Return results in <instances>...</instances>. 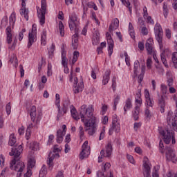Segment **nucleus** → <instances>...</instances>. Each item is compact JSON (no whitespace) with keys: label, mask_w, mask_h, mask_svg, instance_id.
Instances as JSON below:
<instances>
[{"label":"nucleus","mask_w":177,"mask_h":177,"mask_svg":"<svg viewBox=\"0 0 177 177\" xmlns=\"http://www.w3.org/2000/svg\"><path fill=\"white\" fill-rule=\"evenodd\" d=\"M93 106L90 105L86 108V104H83L80 107V115L82 122H84L85 131H88V135L93 136L96 133L97 124H96V118L93 116Z\"/></svg>","instance_id":"f257e3e1"},{"label":"nucleus","mask_w":177,"mask_h":177,"mask_svg":"<svg viewBox=\"0 0 177 177\" xmlns=\"http://www.w3.org/2000/svg\"><path fill=\"white\" fill-rule=\"evenodd\" d=\"M23 153V146L19 145L18 149H12L9 153L10 156H14V159L10 162V168L16 172H19L21 175V171L24 169V162L20 161V154Z\"/></svg>","instance_id":"f03ea898"},{"label":"nucleus","mask_w":177,"mask_h":177,"mask_svg":"<svg viewBox=\"0 0 177 177\" xmlns=\"http://www.w3.org/2000/svg\"><path fill=\"white\" fill-rule=\"evenodd\" d=\"M69 28L71 31L75 29V34L72 37V46L73 49L78 48V30H77V26L80 24V21L77 19V15L72 14L68 21Z\"/></svg>","instance_id":"7ed1b4c3"},{"label":"nucleus","mask_w":177,"mask_h":177,"mask_svg":"<svg viewBox=\"0 0 177 177\" xmlns=\"http://www.w3.org/2000/svg\"><path fill=\"white\" fill-rule=\"evenodd\" d=\"M160 135H162L163 141L166 145H169L171 140L172 145L176 143V141L175 140V133H174V131H171L169 129H166L165 131H160Z\"/></svg>","instance_id":"20e7f679"},{"label":"nucleus","mask_w":177,"mask_h":177,"mask_svg":"<svg viewBox=\"0 0 177 177\" xmlns=\"http://www.w3.org/2000/svg\"><path fill=\"white\" fill-rule=\"evenodd\" d=\"M46 0H41V10H37L38 17L41 26L45 24V15L46 14Z\"/></svg>","instance_id":"39448f33"},{"label":"nucleus","mask_w":177,"mask_h":177,"mask_svg":"<svg viewBox=\"0 0 177 177\" xmlns=\"http://www.w3.org/2000/svg\"><path fill=\"white\" fill-rule=\"evenodd\" d=\"M105 151L104 149H102L100 151V156L98 157V162H102V158H104V157H110L111 156V153H113V145L111 143L109 142L107 145L105 147Z\"/></svg>","instance_id":"423d86ee"},{"label":"nucleus","mask_w":177,"mask_h":177,"mask_svg":"<svg viewBox=\"0 0 177 177\" xmlns=\"http://www.w3.org/2000/svg\"><path fill=\"white\" fill-rule=\"evenodd\" d=\"M154 32L157 41L158 42L160 47L161 48V44H162V36L164 32H162V28L160 24H156L154 27Z\"/></svg>","instance_id":"0eeeda50"},{"label":"nucleus","mask_w":177,"mask_h":177,"mask_svg":"<svg viewBox=\"0 0 177 177\" xmlns=\"http://www.w3.org/2000/svg\"><path fill=\"white\" fill-rule=\"evenodd\" d=\"M166 150V158L169 161H172L173 162H176L177 158L175 153H174V149L171 147H165Z\"/></svg>","instance_id":"6e6552de"},{"label":"nucleus","mask_w":177,"mask_h":177,"mask_svg":"<svg viewBox=\"0 0 177 177\" xmlns=\"http://www.w3.org/2000/svg\"><path fill=\"white\" fill-rule=\"evenodd\" d=\"M142 166H143L142 174L144 175V177H151L150 176V171L151 168L150 167V165H149V159L147 158V157L144 158Z\"/></svg>","instance_id":"1a4fd4ad"},{"label":"nucleus","mask_w":177,"mask_h":177,"mask_svg":"<svg viewBox=\"0 0 177 177\" xmlns=\"http://www.w3.org/2000/svg\"><path fill=\"white\" fill-rule=\"evenodd\" d=\"M82 149L80 154V158L84 160L88 157V154L91 151V147H88V141H85L82 147Z\"/></svg>","instance_id":"9d476101"},{"label":"nucleus","mask_w":177,"mask_h":177,"mask_svg":"<svg viewBox=\"0 0 177 177\" xmlns=\"http://www.w3.org/2000/svg\"><path fill=\"white\" fill-rule=\"evenodd\" d=\"M59 158L60 155L59 153H55V152H50L48 154V160H47V165H48L49 169H52L53 168V160L55 158Z\"/></svg>","instance_id":"9b49d317"},{"label":"nucleus","mask_w":177,"mask_h":177,"mask_svg":"<svg viewBox=\"0 0 177 177\" xmlns=\"http://www.w3.org/2000/svg\"><path fill=\"white\" fill-rule=\"evenodd\" d=\"M106 40L109 46V55L111 56L113 52L114 41H113V38H111V35H110V33L109 32L106 33Z\"/></svg>","instance_id":"f8f14e48"},{"label":"nucleus","mask_w":177,"mask_h":177,"mask_svg":"<svg viewBox=\"0 0 177 177\" xmlns=\"http://www.w3.org/2000/svg\"><path fill=\"white\" fill-rule=\"evenodd\" d=\"M145 48L148 52V55H153V53H156V50L153 48V39L149 38L147 40Z\"/></svg>","instance_id":"ddd939ff"},{"label":"nucleus","mask_w":177,"mask_h":177,"mask_svg":"<svg viewBox=\"0 0 177 177\" xmlns=\"http://www.w3.org/2000/svg\"><path fill=\"white\" fill-rule=\"evenodd\" d=\"M120 26V21L118 20V18H115L111 25L109 26V31L111 34H113V32L115 31L117 28H118Z\"/></svg>","instance_id":"4468645a"},{"label":"nucleus","mask_w":177,"mask_h":177,"mask_svg":"<svg viewBox=\"0 0 177 177\" xmlns=\"http://www.w3.org/2000/svg\"><path fill=\"white\" fill-rule=\"evenodd\" d=\"M158 104L160 109V112L164 113L165 111V96L161 95L158 98Z\"/></svg>","instance_id":"2eb2a0df"},{"label":"nucleus","mask_w":177,"mask_h":177,"mask_svg":"<svg viewBox=\"0 0 177 177\" xmlns=\"http://www.w3.org/2000/svg\"><path fill=\"white\" fill-rule=\"evenodd\" d=\"M17 142V139H16V136H15V133H12L10 136V138H9V141H8V145L9 146H14L13 148H12V149H19V146L17 147V145L16 144V142Z\"/></svg>","instance_id":"dca6fc26"},{"label":"nucleus","mask_w":177,"mask_h":177,"mask_svg":"<svg viewBox=\"0 0 177 177\" xmlns=\"http://www.w3.org/2000/svg\"><path fill=\"white\" fill-rule=\"evenodd\" d=\"M35 34L34 33L33 30H32L31 32H29V34H28V48H31V46H32L34 42H35V41H37V39H35Z\"/></svg>","instance_id":"f3484780"},{"label":"nucleus","mask_w":177,"mask_h":177,"mask_svg":"<svg viewBox=\"0 0 177 177\" xmlns=\"http://www.w3.org/2000/svg\"><path fill=\"white\" fill-rule=\"evenodd\" d=\"M6 41L8 44H12V26H9L6 29Z\"/></svg>","instance_id":"a211bd4d"},{"label":"nucleus","mask_w":177,"mask_h":177,"mask_svg":"<svg viewBox=\"0 0 177 177\" xmlns=\"http://www.w3.org/2000/svg\"><path fill=\"white\" fill-rule=\"evenodd\" d=\"M145 93L146 103L147 106H149V107H153V106L154 105V101L151 98H150V93H149V90L146 89Z\"/></svg>","instance_id":"6ab92c4d"},{"label":"nucleus","mask_w":177,"mask_h":177,"mask_svg":"<svg viewBox=\"0 0 177 177\" xmlns=\"http://www.w3.org/2000/svg\"><path fill=\"white\" fill-rule=\"evenodd\" d=\"M120 124H112L111 127L109 129V135H112L114 133V132H116V133H118L120 131Z\"/></svg>","instance_id":"aec40b11"},{"label":"nucleus","mask_w":177,"mask_h":177,"mask_svg":"<svg viewBox=\"0 0 177 177\" xmlns=\"http://www.w3.org/2000/svg\"><path fill=\"white\" fill-rule=\"evenodd\" d=\"M30 116L31 121H32V122H35V119L37 118V107H35V106H32L31 107Z\"/></svg>","instance_id":"412c9836"},{"label":"nucleus","mask_w":177,"mask_h":177,"mask_svg":"<svg viewBox=\"0 0 177 177\" xmlns=\"http://www.w3.org/2000/svg\"><path fill=\"white\" fill-rule=\"evenodd\" d=\"M66 50H64V46L62 47V66H67V57H66Z\"/></svg>","instance_id":"4be33fe9"},{"label":"nucleus","mask_w":177,"mask_h":177,"mask_svg":"<svg viewBox=\"0 0 177 177\" xmlns=\"http://www.w3.org/2000/svg\"><path fill=\"white\" fill-rule=\"evenodd\" d=\"M66 133H63L62 129H59L57 131V143H62L63 142V136H64Z\"/></svg>","instance_id":"5701e85b"},{"label":"nucleus","mask_w":177,"mask_h":177,"mask_svg":"<svg viewBox=\"0 0 177 177\" xmlns=\"http://www.w3.org/2000/svg\"><path fill=\"white\" fill-rule=\"evenodd\" d=\"M111 71L109 70L106 71L104 75L103 76V79H102V84L104 85H106V84L109 83V81H110V74H111Z\"/></svg>","instance_id":"b1692460"},{"label":"nucleus","mask_w":177,"mask_h":177,"mask_svg":"<svg viewBox=\"0 0 177 177\" xmlns=\"http://www.w3.org/2000/svg\"><path fill=\"white\" fill-rule=\"evenodd\" d=\"M140 111V106L136 105L134 109V112L133 113L134 121H138L139 120Z\"/></svg>","instance_id":"393cba45"},{"label":"nucleus","mask_w":177,"mask_h":177,"mask_svg":"<svg viewBox=\"0 0 177 177\" xmlns=\"http://www.w3.org/2000/svg\"><path fill=\"white\" fill-rule=\"evenodd\" d=\"M74 88H77V89H84V82L81 81L80 83H78V79L77 77L74 78Z\"/></svg>","instance_id":"a878e982"},{"label":"nucleus","mask_w":177,"mask_h":177,"mask_svg":"<svg viewBox=\"0 0 177 177\" xmlns=\"http://www.w3.org/2000/svg\"><path fill=\"white\" fill-rule=\"evenodd\" d=\"M139 70H140V63L138 60L135 61L134 62V68H133V73L135 77L138 75V73H139Z\"/></svg>","instance_id":"bb28decb"},{"label":"nucleus","mask_w":177,"mask_h":177,"mask_svg":"<svg viewBox=\"0 0 177 177\" xmlns=\"http://www.w3.org/2000/svg\"><path fill=\"white\" fill-rule=\"evenodd\" d=\"M47 174L48 170L46 169V166L44 165L39 171V177H46Z\"/></svg>","instance_id":"cd10ccee"},{"label":"nucleus","mask_w":177,"mask_h":177,"mask_svg":"<svg viewBox=\"0 0 177 177\" xmlns=\"http://www.w3.org/2000/svg\"><path fill=\"white\" fill-rule=\"evenodd\" d=\"M72 107L73 108L71 109V115L74 120L78 121V120H80V116L77 115L78 113L77 112V109H75L73 106H72Z\"/></svg>","instance_id":"c85d7f7f"},{"label":"nucleus","mask_w":177,"mask_h":177,"mask_svg":"<svg viewBox=\"0 0 177 177\" xmlns=\"http://www.w3.org/2000/svg\"><path fill=\"white\" fill-rule=\"evenodd\" d=\"M68 106H70V100H66L63 103L62 111L64 114L67 113V110H68Z\"/></svg>","instance_id":"c756f323"},{"label":"nucleus","mask_w":177,"mask_h":177,"mask_svg":"<svg viewBox=\"0 0 177 177\" xmlns=\"http://www.w3.org/2000/svg\"><path fill=\"white\" fill-rule=\"evenodd\" d=\"M35 159L34 158H30L28 161V169H32L35 167Z\"/></svg>","instance_id":"7c9ffc66"},{"label":"nucleus","mask_w":177,"mask_h":177,"mask_svg":"<svg viewBox=\"0 0 177 177\" xmlns=\"http://www.w3.org/2000/svg\"><path fill=\"white\" fill-rule=\"evenodd\" d=\"M129 32L130 37L133 39H135V30H133V26H132V24L131 22L129 24Z\"/></svg>","instance_id":"2f4dec72"},{"label":"nucleus","mask_w":177,"mask_h":177,"mask_svg":"<svg viewBox=\"0 0 177 177\" xmlns=\"http://www.w3.org/2000/svg\"><path fill=\"white\" fill-rule=\"evenodd\" d=\"M132 108V100L130 98H128L126 101V106L124 107V114L127 113V110H129V109Z\"/></svg>","instance_id":"473e14b6"},{"label":"nucleus","mask_w":177,"mask_h":177,"mask_svg":"<svg viewBox=\"0 0 177 177\" xmlns=\"http://www.w3.org/2000/svg\"><path fill=\"white\" fill-rule=\"evenodd\" d=\"M39 145H38V142H32L30 144V150H32L33 151H37V150H38V149H39Z\"/></svg>","instance_id":"72a5a7b5"},{"label":"nucleus","mask_w":177,"mask_h":177,"mask_svg":"<svg viewBox=\"0 0 177 177\" xmlns=\"http://www.w3.org/2000/svg\"><path fill=\"white\" fill-rule=\"evenodd\" d=\"M10 26H14L16 21V12H13L9 18Z\"/></svg>","instance_id":"f704fd0d"},{"label":"nucleus","mask_w":177,"mask_h":177,"mask_svg":"<svg viewBox=\"0 0 177 177\" xmlns=\"http://www.w3.org/2000/svg\"><path fill=\"white\" fill-rule=\"evenodd\" d=\"M20 13L21 16H24L26 20L28 21V10L27 8H21Z\"/></svg>","instance_id":"c9c22d12"},{"label":"nucleus","mask_w":177,"mask_h":177,"mask_svg":"<svg viewBox=\"0 0 177 177\" xmlns=\"http://www.w3.org/2000/svg\"><path fill=\"white\" fill-rule=\"evenodd\" d=\"M41 44L46 45V30L45 29L43 30L41 32Z\"/></svg>","instance_id":"e433bc0d"},{"label":"nucleus","mask_w":177,"mask_h":177,"mask_svg":"<svg viewBox=\"0 0 177 177\" xmlns=\"http://www.w3.org/2000/svg\"><path fill=\"white\" fill-rule=\"evenodd\" d=\"M59 30L61 37H64V25L62 21H59Z\"/></svg>","instance_id":"4c0bfd02"},{"label":"nucleus","mask_w":177,"mask_h":177,"mask_svg":"<svg viewBox=\"0 0 177 177\" xmlns=\"http://www.w3.org/2000/svg\"><path fill=\"white\" fill-rule=\"evenodd\" d=\"M168 4L167 3H163V15L165 19L168 17Z\"/></svg>","instance_id":"58836bf2"},{"label":"nucleus","mask_w":177,"mask_h":177,"mask_svg":"<svg viewBox=\"0 0 177 177\" xmlns=\"http://www.w3.org/2000/svg\"><path fill=\"white\" fill-rule=\"evenodd\" d=\"M165 52L163 51L161 54H160V57H161V60L162 62L163 63L165 67H168V62H167V58H165Z\"/></svg>","instance_id":"ea45409f"},{"label":"nucleus","mask_w":177,"mask_h":177,"mask_svg":"<svg viewBox=\"0 0 177 177\" xmlns=\"http://www.w3.org/2000/svg\"><path fill=\"white\" fill-rule=\"evenodd\" d=\"M171 60L174 64L175 68H177V52L172 54Z\"/></svg>","instance_id":"a19ab883"},{"label":"nucleus","mask_w":177,"mask_h":177,"mask_svg":"<svg viewBox=\"0 0 177 177\" xmlns=\"http://www.w3.org/2000/svg\"><path fill=\"white\" fill-rule=\"evenodd\" d=\"M121 2L129 8L130 13H132V8H131V3L129 1H127V0H120Z\"/></svg>","instance_id":"79ce46f5"},{"label":"nucleus","mask_w":177,"mask_h":177,"mask_svg":"<svg viewBox=\"0 0 177 177\" xmlns=\"http://www.w3.org/2000/svg\"><path fill=\"white\" fill-rule=\"evenodd\" d=\"M159 150L162 154L165 153V147H164V142L162 140H160L159 142Z\"/></svg>","instance_id":"37998d69"},{"label":"nucleus","mask_w":177,"mask_h":177,"mask_svg":"<svg viewBox=\"0 0 177 177\" xmlns=\"http://www.w3.org/2000/svg\"><path fill=\"white\" fill-rule=\"evenodd\" d=\"M6 26H8V17H4L1 19V28H3L6 27Z\"/></svg>","instance_id":"c03bdc74"},{"label":"nucleus","mask_w":177,"mask_h":177,"mask_svg":"<svg viewBox=\"0 0 177 177\" xmlns=\"http://www.w3.org/2000/svg\"><path fill=\"white\" fill-rule=\"evenodd\" d=\"M120 97L118 95H115L113 104V109L115 110L117 109V105L118 104V102H120Z\"/></svg>","instance_id":"a18cd8bd"},{"label":"nucleus","mask_w":177,"mask_h":177,"mask_svg":"<svg viewBox=\"0 0 177 177\" xmlns=\"http://www.w3.org/2000/svg\"><path fill=\"white\" fill-rule=\"evenodd\" d=\"M55 105L57 106V107H60V95L57 93L55 95Z\"/></svg>","instance_id":"49530a36"},{"label":"nucleus","mask_w":177,"mask_h":177,"mask_svg":"<svg viewBox=\"0 0 177 177\" xmlns=\"http://www.w3.org/2000/svg\"><path fill=\"white\" fill-rule=\"evenodd\" d=\"M111 167V165H110V163L106 162L102 168V171L106 172V171H109Z\"/></svg>","instance_id":"de8ad7c7"},{"label":"nucleus","mask_w":177,"mask_h":177,"mask_svg":"<svg viewBox=\"0 0 177 177\" xmlns=\"http://www.w3.org/2000/svg\"><path fill=\"white\" fill-rule=\"evenodd\" d=\"M124 55L125 57V62H126L127 66H131V63L129 62L130 59H129V56L128 55V53L124 52Z\"/></svg>","instance_id":"09e8293b"},{"label":"nucleus","mask_w":177,"mask_h":177,"mask_svg":"<svg viewBox=\"0 0 177 177\" xmlns=\"http://www.w3.org/2000/svg\"><path fill=\"white\" fill-rule=\"evenodd\" d=\"M24 32H26V28L21 30L19 34V41H22L24 37Z\"/></svg>","instance_id":"8fccbe9b"},{"label":"nucleus","mask_w":177,"mask_h":177,"mask_svg":"<svg viewBox=\"0 0 177 177\" xmlns=\"http://www.w3.org/2000/svg\"><path fill=\"white\" fill-rule=\"evenodd\" d=\"M58 109V114L57 115V120L59 121L63 117V112H62V109H60V106L59 107H57Z\"/></svg>","instance_id":"3c124183"},{"label":"nucleus","mask_w":177,"mask_h":177,"mask_svg":"<svg viewBox=\"0 0 177 177\" xmlns=\"http://www.w3.org/2000/svg\"><path fill=\"white\" fill-rule=\"evenodd\" d=\"M153 62L151 61V57H149L147 60V68L150 69L151 68V64Z\"/></svg>","instance_id":"603ef678"},{"label":"nucleus","mask_w":177,"mask_h":177,"mask_svg":"<svg viewBox=\"0 0 177 177\" xmlns=\"http://www.w3.org/2000/svg\"><path fill=\"white\" fill-rule=\"evenodd\" d=\"M6 113L8 114V115H9V114H10L11 113V110H12V106H10V102H8L6 106Z\"/></svg>","instance_id":"864d4df0"},{"label":"nucleus","mask_w":177,"mask_h":177,"mask_svg":"<svg viewBox=\"0 0 177 177\" xmlns=\"http://www.w3.org/2000/svg\"><path fill=\"white\" fill-rule=\"evenodd\" d=\"M112 124L120 125L118 122V119L117 118V115H113L112 117Z\"/></svg>","instance_id":"5fc2aeb1"},{"label":"nucleus","mask_w":177,"mask_h":177,"mask_svg":"<svg viewBox=\"0 0 177 177\" xmlns=\"http://www.w3.org/2000/svg\"><path fill=\"white\" fill-rule=\"evenodd\" d=\"M79 133H80V139H82V138H84V127L82 126H80L79 127Z\"/></svg>","instance_id":"6e6d98bb"},{"label":"nucleus","mask_w":177,"mask_h":177,"mask_svg":"<svg viewBox=\"0 0 177 177\" xmlns=\"http://www.w3.org/2000/svg\"><path fill=\"white\" fill-rule=\"evenodd\" d=\"M140 127H142V123L141 122H136L134 123V130L135 131H138V129H139V128H140Z\"/></svg>","instance_id":"4d7b16f0"},{"label":"nucleus","mask_w":177,"mask_h":177,"mask_svg":"<svg viewBox=\"0 0 177 177\" xmlns=\"http://www.w3.org/2000/svg\"><path fill=\"white\" fill-rule=\"evenodd\" d=\"M158 171H160V166H155L153 167V171L152 172V175H153V174H156V175H158Z\"/></svg>","instance_id":"13d9d810"},{"label":"nucleus","mask_w":177,"mask_h":177,"mask_svg":"<svg viewBox=\"0 0 177 177\" xmlns=\"http://www.w3.org/2000/svg\"><path fill=\"white\" fill-rule=\"evenodd\" d=\"M141 32L142 35H147L149 34V32L147 31V28L146 27H142L141 30Z\"/></svg>","instance_id":"bf43d9fd"},{"label":"nucleus","mask_w":177,"mask_h":177,"mask_svg":"<svg viewBox=\"0 0 177 177\" xmlns=\"http://www.w3.org/2000/svg\"><path fill=\"white\" fill-rule=\"evenodd\" d=\"M30 136H31V130L27 129L26 133V140H28V139H30Z\"/></svg>","instance_id":"052dcab7"},{"label":"nucleus","mask_w":177,"mask_h":177,"mask_svg":"<svg viewBox=\"0 0 177 177\" xmlns=\"http://www.w3.org/2000/svg\"><path fill=\"white\" fill-rule=\"evenodd\" d=\"M127 160H129L131 164H135V160H133V157L131 155H127Z\"/></svg>","instance_id":"680f3d73"},{"label":"nucleus","mask_w":177,"mask_h":177,"mask_svg":"<svg viewBox=\"0 0 177 177\" xmlns=\"http://www.w3.org/2000/svg\"><path fill=\"white\" fill-rule=\"evenodd\" d=\"M149 16V13L147 12V8L145 6L143 8V17L145 19Z\"/></svg>","instance_id":"e2e57ef3"},{"label":"nucleus","mask_w":177,"mask_h":177,"mask_svg":"<svg viewBox=\"0 0 177 177\" xmlns=\"http://www.w3.org/2000/svg\"><path fill=\"white\" fill-rule=\"evenodd\" d=\"M31 175H32L31 169H28L27 172L24 174V177H31Z\"/></svg>","instance_id":"0e129e2a"},{"label":"nucleus","mask_w":177,"mask_h":177,"mask_svg":"<svg viewBox=\"0 0 177 177\" xmlns=\"http://www.w3.org/2000/svg\"><path fill=\"white\" fill-rule=\"evenodd\" d=\"M10 62H11V63H17V57L13 55L12 57L10 58Z\"/></svg>","instance_id":"69168bd1"},{"label":"nucleus","mask_w":177,"mask_h":177,"mask_svg":"<svg viewBox=\"0 0 177 177\" xmlns=\"http://www.w3.org/2000/svg\"><path fill=\"white\" fill-rule=\"evenodd\" d=\"M19 69L21 73V77H24V68H23V65H19Z\"/></svg>","instance_id":"338daca9"},{"label":"nucleus","mask_w":177,"mask_h":177,"mask_svg":"<svg viewBox=\"0 0 177 177\" xmlns=\"http://www.w3.org/2000/svg\"><path fill=\"white\" fill-rule=\"evenodd\" d=\"M145 115L147 118H150V117H151V115L150 114V110L147 108L145 110Z\"/></svg>","instance_id":"774afa93"}]
</instances>
